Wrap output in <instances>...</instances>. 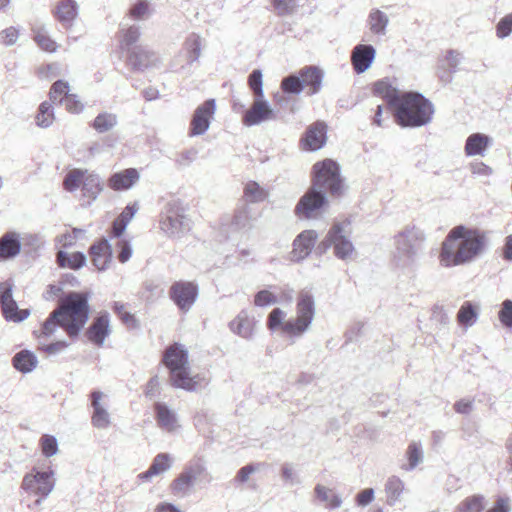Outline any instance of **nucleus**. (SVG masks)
Wrapping results in <instances>:
<instances>
[{"instance_id":"2","label":"nucleus","mask_w":512,"mask_h":512,"mask_svg":"<svg viewBox=\"0 0 512 512\" xmlns=\"http://www.w3.org/2000/svg\"><path fill=\"white\" fill-rule=\"evenodd\" d=\"M487 248L485 231L459 225L452 228L442 242L439 263L445 268L469 264L481 257Z\"/></svg>"},{"instance_id":"56","label":"nucleus","mask_w":512,"mask_h":512,"mask_svg":"<svg viewBox=\"0 0 512 512\" xmlns=\"http://www.w3.org/2000/svg\"><path fill=\"white\" fill-rule=\"evenodd\" d=\"M249 86L257 96V98H263V82L262 72L260 70H254L249 76Z\"/></svg>"},{"instance_id":"20","label":"nucleus","mask_w":512,"mask_h":512,"mask_svg":"<svg viewBox=\"0 0 512 512\" xmlns=\"http://www.w3.org/2000/svg\"><path fill=\"white\" fill-rule=\"evenodd\" d=\"M89 254L92 264L98 271H105L112 263V247L107 239H102L94 243Z\"/></svg>"},{"instance_id":"53","label":"nucleus","mask_w":512,"mask_h":512,"mask_svg":"<svg viewBox=\"0 0 512 512\" xmlns=\"http://www.w3.org/2000/svg\"><path fill=\"white\" fill-rule=\"evenodd\" d=\"M58 326L62 327V316L55 315V310H54L50 314L49 318L43 324L42 335H44V336L53 335Z\"/></svg>"},{"instance_id":"13","label":"nucleus","mask_w":512,"mask_h":512,"mask_svg":"<svg viewBox=\"0 0 512 512\" xmlns=\"http://www.w3.org/2000/svg\"><path fill=\"white\" fill-rule=\"evenodd\" d=\"M170 298L182 312H188L198 297V287L192 282H175L169 291Z\"/></svg>"},{"instance_id":"40","label":"nucleus","mask_w":512,"mask_h":512,"mask_svg":"<svg viewBox=\"0 0 512 512\" xmlns=\"http://www.w3.org/2000/svg\"><path fill=\"white\" fill-rule=\"evenodd\" d=\"M82 189L85 196L91 199H95L102 191V185L99 176L96 174H89L87 172L82 183Z\"/></svg>"},{"instance_id":"15","label":"nucleus","mask_w":512,"mask_h":512,"mask_svg":"<svg viewBox=\"0 0 512 512\" xmlns=\"http://www.w3.org/2000/svg\"><path fill=\"white\" fill-rule=\"evenodd\" d=\"M277 119V112L271 107L268 101L257 98L243 116V124L255 126L263 122Z\"/></svg>"},{"instance_id":"46","label":"nucleus","mask_w":512,"mask_h":512,"mask_svg":"<svg viewBox=\"0 0 512 512\" xmlns=\"http://www.w3.org/2000/svg\"><path fill=\"white\" fill-rule=\"evenodd\" d=\"M34 40L46 52H55L57 50L56 42L50 38L44 28H39L35 32Z\"/></svg>"},{"instance_id":"14","label":"nucleus","mask_w":512,"mask_h":512,"mask_svg":"<svg viewBox=\"0 0 512 512\" xmlns=\"http://www.w3.org/2000/svg\"><path fill=\"white\" fill-rule=\"evenodd\" d=\"M12 283L5 281L0 283V302L2 312L7 320L20 322L28 318L29 310H19L12 296Z\"/></svg>"},{"instance_id":"25","label":"nucleus","mask_w":512,"mask_h":512,"mask_svg":"<svg viewBox=\"0 0 512 512\" xmlns=\"http://www.w3.org/2000/svg\"><path fill=\"white\" fill-rule=\"evenodd\" d=\"M110 334V321L107 313L100 315L95 319L87 331L88 339L96 344L102 346L105 338Z\"/></svg>"},{"instance_id":"55","label":"nucleus","mask_w":512,"mask_h":512,"mask_svg":"<svg viewBox=\"0 0 512 512\" xmlns=\"http://www.w3.org/2000/svg\"><path fill=\"white\" fill-rule=\"evenodd\" d=\"M278 297L269 290H261L254 297V304L259 307L276 304Z\"/></svg>"},{"instance_id":"19","label":"nucleus","mask_w":512,"mask_h":512,"mask_svg":"<svg viewBox=\"0 0 512 512\" xmlns=\"http://www.w3.org/2000/svg\"><path fill=\"white\" fill-rule=\"evenodd\" d=\"M376 56V50L369 44L356 45L351 53V62L354 70L358 73H364L372 65Z\"/></svg>"},{"instance_id":"54","label":"nucleus","mask_w":512,"mask_h":512,"mask_svg":"<svg viewBox=\"0 0 512 512\" xmlns=\"http://www.w3.org/2000/svg\"><path fill=\"white\" fill-rule=\"evenodd\" d=\"M512 33V12L500 19L496 25V35L500 39L508 37Z\"/></svg>"},{"instance_id":"22","label":"nucleus","mask_w":512,"mask_h":512,"mask_svg":"<svg viewBox=\"0 0 512 512\" xmlns=\"http://www.w3.org/2000/svg\"><path fill=\"white\" fill-rule=\"evenodd\" d=\"M140 179V174L135 168H128L113 174L108 180V186L115 191L128 190Z\"/></svg>"},{"instance_id":"41","label":"nucleus","mask_w":512,"mask_h":512,"mask_svg":"<svg viewBox=\"0 0 512 512\" xmlns=\"http://www.w3.org/2000/svg\"><path fill=\"white\" fill-rule=\"evenodd\" d=\"M487 501L483 495L475 494L465 498L459 506L460 512H481Z\"/></svg>"},{"instance_id":"63","label":"nucleus","mask_w":512,"mask_h":512,"mask_svg":"<svg viewBox=\"0 0 512 512\" xmlns=\"http://www.w3.org/2000/svg\"><path fill=\"white\" fill-rule=\"evenodd\" d=\"M140 37V30L136 26H131L123 33L122 44L125 46L133 45Z\"/></svg>"},{"instance_id":"27","label":"nucleus","mask_w":512,"mask_h":512,"mask_svg":"<svg viewBox=\"0 0 512 512\" xmlns=\"http://www.w3.org/2000/svg\"><path fill=\"white\" fill-rule=\"evenodd\" d=\"M303 87L308 88V94L313 95L320 91L323 72L316 66H306L299 71Z\"/></svg>"},{"instance_id":"60","label":"nucleus","mask_w":512,"mask_h":512,"mask_svg":"<svg viewBox=\"0 0 512 512\" xmlns=\"http://www.w3.org/2000/svg\"><path fill=\"white\" fill-rule=\"evenodd\" d=\"M274 7L279 15H291L295 12L296 0H274Z\"/></svg>"},{"instance_id":"10","label":"nucleus","mask_w":512,"mask_h":512,"mask_svg":"<svg viewBox=\"0 0 512 512\" xmlns=\"http://www.w3.org/2000/svg\"><path fill=\"white\" fill-rule=\"evenodd\" d=\"M349 225V223H336L327 234L328 246L332 245L335 255L342 260L351 258L354 253Z\"/></svg>"},{"instance_id":"1","label":"nucleus","mask_w":512,"mask_h":512,"mask_svg":"<svg viewBox=\"0 0 512 512\" xmlns=\"http://www.w3.org/2000/svg\"><path fill=\"white\" fill-rule=\"evenodd\" d=\"M374 91L387 101L398 125L421 127L431 122L434 106L422 94L401 91L387 81L377 82Z\"/></svg>"},{"instance_id":"11","label":"nucleus","mask_w":512,"mask_h":512,"mask_svg":"<svg viewBox=\"0 0 512 512\" xmlns=\"http://www.w3.org/2000/svg\"><path fill=\"white\" fill-rule=\"evenodd\" d=\"M326 202L325 194L312 187L300 198L295 212L301 218L313 219L319 215Z\"/></svg>"},{"instance_id":"7","label":"nucleus","mask_w":512,"mask_h":512,"mask_svg":"<svg viewBox=\"0 0 512 512\" xmlns=\"http://www.w3.org/2000/svg\"><path fill=\"white\" fill-rule=\"evenodd\" d=\"M314 183L318 191L329 192L331 195H340L344 185L340 175L339 165L332 159H325L313 166Z\"/></svg>"},{"instance_id":"44","label":"nucleus","mask_w":512,"mask_h":512,"mask_svg":"<svg viewBox=\"0 0 512 512\" xmlns=\"http://www.w3.org/2000/svg\"><path fill=\"white\" fill-rule=\"evenodd\" d=\"M54 112L51 104L43 102L39 107V112L36 115V124L41 128H48L54 122Z\"/></svg>"},{"instance_id":"30","label":"nucleus","mask_w":512,"mask_h":512,"mask_svg":"<svg viewBox=\"0 0 512 512\" xmlns=\"http://www.w3.org/2000/svg\"><path fill=\"white\" fill-rule=\"evenodd\" d=\"M21 244L16 233H6L0 238V257L3 259L15 257L20 253Z\"/></svg>"},{"instance_id":"9","label":"nucleus","mask_w":512,"mask_h":512,"mask_svg":"<svg viewBox=\"0 0 512 512\" xmlns=\"http://www.w3.org/2000/svg\"><path fill=\"white\" fill-rule=\"evenodd\" d=\"M55 473L51 468L41 471L33 467L22 480V489L30 494L48 496L55 487Z\"/></svg>"},{"instance_id":"17","label":"nucleus","mask_w":512,"mask_h":512,"mask_svg":"<svg viewBox=\"0 0 512 512\" xmlns=\"http://www.w3.org/2000/svg\"><path fill=\"white\" fill-rule=\"evenodd\" d=\"M91 406L93 413L91 423L98 429H106L111 424V416L108 412L107 395L101 391H93L91 393Z\"/></svg>"},{"instance_id":"62","label":"nucleus","mask_w":512,"mask_h":512,"mask_svg":"<svg viewBox=\"0 0 512 512\" xmlns=\"http://www.w3.org/2000/svg\"><path fill=\"white\" fill-rule=\"evenodd\" d=\"M117 247L120 249L118 253V260L121 263H126L130 260L133 254V249L129 241L122 239L117 242Z\"/></svg>"},{"instance_id":"16","label":"nucleus","mask_w":512,"mask_h":512,"mask_svg":"<svg viewBox=\"0 0 512 512\" xmlns=\"http://www.w3.org/2000/svg\"><path fill=\"white\" fill-rule=\"evenodd\" d=\"M216 111L214 99H209L199 105L192 117L190 124V136L203 135L210 127V121Z\"/></svg>"},{"instance_id":"42","label":"nucleus","mask_w":512,"mask_h":512,"mask_svg":"<svg viewBox=\"0 0 512 512\" xmlns=\"http://www.w3.org/2000/svg\"><path fill=\"white\" fill-rule=\"evenodd\" d=\"M202 38L199 35H191L185 42L187 50V60L189 63L197 61L201 55Z\"/></svg>"},{"instance_id":"57","label":"nucleus","mask_w":512,"mask_h":512,"mask_svg":"<svg viewBox=\"0 0 512 512\" xmlns=\"http://www.w3.org/2000/svg\"><path fill=\"white\" fill-rule=\"evenodd\" d=\"M500 322L507 328H512V301L505 300L498 313Z\"/></svg>"},{"instance_id":"48","label":"nucleus","mask_w":512,"mask_h":512,"mask_svg":"<svg viewBox=\"0 0 512 512\" xmlns=\"http://www.w3.org/2000/svg\"><path fill=\"white\" fill-rule=\"evenodd\" d=\"M281 88L284 92L290 94H300L303 90V82L301 81L300 75H290L285 77L281 82Z\"/></svg>"},{"instance_id":"24","label":"nucleus","mask_w":512,"mask_h":512,"mask_svg":"<svg viewBox=\"0 0 512 512\" xmlns=\"http://www.w3.org/2000/svg\"><path fill=\"white\" fill-rule=\"evenodd\" d=\"M129 64L136 70H144L155 66L159 59L157 55L144 47H136L130 53Z\"/></svg>"},{"instance_id":"23","label":"nucleus","mask_w":512,"mask_h":512,"mask_svg":"<svg viewBox=\"0 0 512 512\" xmlns=\"http://www.w3.org/2000/svg\"><path fill=\"white\" fill-rule=\"evenodd\" d=\"M172 457L167 453H160L155 456L147 471L140 473L137 477L142 482H148L153 477L160 476L169 471L172 467Z\"/></svg>"},{"instance_id":"64","label":"nucleus","mask_w":512,"mask_h":512,"mask_svg":"<svg viewBox=\"0 0 512 512\" xmlns=\"http://www.w3.org/2000/svg\"><path fill=\"white\" fill-rule=\"evenodd\" d=\"M61 72L59 64L52 63L39 69L38 73L41 78L49 79L58 76Z\"/></svg>"},{"instance_id":"52","label":"nucleus","mask_w":512,"mask_h":512,"mask_svg":"<svg viewBox=\"0 0 512 512\" xmlns=\"http://www.w3.org/2000/svg\"><path fill=\"white\" fill-rule=\"evenodd\" d=\"M60 104L64 105L66 110L70 113H80L83 111V104L78 99L76 94H68L66 97L60 99Z\"/></svg>"},{"instance_id":"4","label":"nucleus","mask_w":512,"mask_h":512,"mask_svg":"<svg viewBox=\"0 0 512 512\" xmlns=\"http://www.w3.org/2000/svg\"><path fill=\"white\" fill-rule=\"evenodd\" d=\"M55 315L62 316V327L69 336L76 337L89 318V305L86 294L71 292L62 300Z\"/></svg>"},{"instance_id":"6","label":"nucleus","mask_w":512,"mask_h":512,"mask_svg":"<svg viewBox=\"0 0 512 512\" xmlns=\"http://www.w3.org/2000/svg\"><path fill=\"white\" fill-rule=\"evenodd\" d=\"M425 240L424 232L415 227H406L395 236L393 261L401 269L412 267L418 251Z\"/></svg>"},{"instance_id":"8","label":"nucleus","mask_w":512,"mask_h":512,"mask_svg":"<svg viewBox=\"0 0 512 512\" xmlns=\"http://www.w3.org/2000/svg\"><path fill=\"white\" fill-rule=\"evenodd\" d=\"M160 229L171 238H179L190 229L185 209L177 201L168 202L160 219Z\"/></svg>"},{"instance_id":"31","label":"nucleus","mask_w":512,"mask_h":512,"mask_svg":"<svg viewBox=\"0 0 512 512\" xmlns=\"http://www.w3.org/2000/svg\"><path fill=\"white\" fill-rule=\"evenodd\" d=\"M57 262L62 268L78 270L86 265L87 258L81 252L66 253L59 251L57 253Z\"/></svg>"},{"instance_id":"50","label":"nucleus","mask_w":512,"mask_h":512,"mask_svg":"<svg viewBox=\"0 0 512 512\" xmlns=\"http://www.w3.org/2000/svg\"><path fill=\"white\" fill-rule=\"evenodd\" d=\"M42 453L45 457H52L58 453V442L54 436L43 435L40 439Z\"/></svg>"},{"instance_id":"59","label":"nucleus","mask_w":512,"mask_h":512,"mask_svg":"<svg viewBox=\"0 0 512 512\" xmlns=\"http://www.w3.org/2000/svg\"><path fill=\"white\" fill-rule=\"evenodd\" d=\"M375 499V492L373 488H366L362 491H360L355 496V502L357 507L359 508H365L370 503H372Z\"/></svg>"},{"instance_id":"36","label":"nucleus","mask_w":512,"mask_h":512,"mask_svg":"<svg viewBox=\"0 0 512 512\" xmlns=\"http://www.w3.org/2000/svg\"><path fill=\"white\" fill-rule=\"evenodd\" d=\"M404 491V482L397 476H390L385 482L387 502L393 504L400 499Z\"/></svg>"},{"instance_id":"35","label":"nucleus","mask_w":512,"mask_h":512,"mask_svg":"<svg viewBox=\"0 0 512 512\" xmlns=\"http://www.w3.org/2000/svg\"><path fill=\"white\" fill-rule=\"evenodd\" d=\"M13 364L18 371L29 373L36 368L38 360L32 352L23 350L14 356Z\"/></svg>"},{"instance_id":"47","label":"nucleus","mask_w":512,"mask_h":512,"mask_svg":"<svg viewBox=\"0 0 512 512\" xmlns=\"http://www.w3.org/2000/svg\"><path fill=\"white\" fill-rule=\"evenodd\" d=\"M251 220H252L251 209L248 206H242L241 208L236 210V212L233 216L232 224L237 229H243V228L250 227Z\"/></svg>"},{"instance_id":"18","label":"nucleus","mask_w":512,"mask_h":512,"mask_svg":"<svg viewBox=\"0 0 512 512\" xmlns=\"http://www.w3.org/2000/svg\"><path fill=\"white\" fill-rule=\"evenodd\" d=\"M318 235L314 230H305L301 232L293 241V248L290 252L292 261L299 262L304 260L311 253Z\"/></svg>"},{"instance_id":"32","label":"nucleus","mask_w":512,"mask_h":512,"mask_svg":"<svg viewBox=\"0 0 512 512\" xmlns=\"http://www.w3.org/2000/svg\"><path fill=\"white\" fill-rule=\"evenodd\" d=\"M407 464L401 466V469L405 471L414 470L420 463L423 462L424 452L420 442L412 441L405 452Z\"/></svg>"},{"instance_id":"61","label":"nucleus","mask_w":512,"mask_h":512,"mask_svg":"<svg viewBox=\"0 0 512 512\" xmlns=\"http://www.w3.org/2000/svg\"><path fill=\"white\" fill-rule=\"evenodd\" d=\"M260 468L261 464L259 463L246 465L238 471L235 480L239 483H245L249 480L250 476L259 471Z\"/></svg>"},{"instance_id":"12","label":"nucleus","mask_w":512,"mask_h":512,"mask_svg":"<svg viewBox=\"0 0 512 512\" xmlns=\"http://www.w3.org/2000/svg\"><path fill=\"white\" fill-rule=\"evenodd\" d=\"M205 468L202 464L196 463L191 467L186 468L176 479L171 483L172 493L177 496H186L193 491L194 486L204 475Z\"/></svg>"},{"instance_id":"39","label":"nucleus","mask_w":512,"mask_h":512,"mask_svg":"<svg viewBox=\"0 0 512 512\" xmlns=\"http://www.w3.org/2000/svg\"><path fill=\"white\" fill-rule=\"evenodd\" d=\"M268 190L255 181H249L244 188V196L249 202L258 203L266 200Z\"/></svg>"},{"instance_id":"38","label":"nucleus","mask_w":512,"mask_h":512,"mask_svg":"<svg viewBox=\"0 0 512 512\" xmlns=\"http://www.w3.org/2000/svg\"><path fill=\"white\" fill-rule=\"evenodd\" d=\"M56 14L60 22L70 24L77 16V3L73 0L60 1Z\"/></svg>"},{"instance_id":"45","label":"nucleus","mask_w":512,"mask_h":512,"mask_svg":"<svg viewBox=\"0 0 512 512\" xmlns=\"http://www.w3.org/2000/svg\"><path fill=\"white\" fill-rule=\"evenodd\" d=\"M117 124V116L112 113L99 114L93 123V127L100 133L111 130Z\"/></svg>"},{"instance_id":"37","label":"nucleus","mask_w":512,"mask_h":512,"mask_svg":"<svg viewBox=\"0 0 512 512\" xmlns=\"http://www.w3.org/2000/svg\"><path fill=\"white\" fill-rule=\"evenodd\" d=\"M388 23V16L382 11L376 9L370 12L368 17V24L372 33L384 35L386 33V27Z\"/></svg>"},{"instance_id":"28","label":"nucleus","mask_w":512,"mask_h":512,"mask_svg":"<svg viewBox=\"0 0 512 512\" xmlns=\"http://www.w3.org/2000/svg\"><path fill=\"white\" fill-rule=\"evenodd\" d=\"M233 333L238 336L249 339L253 335L255 320L251 318L247 311H241L229 324Z\"/></svg>"},{"instance_id":"51","label":"nucleus","mask_w":512,"mask_h":512,"mask_svg":"<svg viewBox=\"0 0 512 512\" xmlns=\"http://www.w3.org/2000/svg\"><path fill=\"white\" fill-rule=\"evenodd\" d=\"M69 88L70 87L68 82L62 80L56 81L50 89V100H52L53 102H60L61 98H64L66 97V95L69 94Z\"/></svg>"},{"instance_id":"21","label":"nucleus","mask_w":512,"mask_h":512,"mask_svg":"<svg viewBox=\"0 0 512 512\" xmlns=\"http://www.w3.org/2000/svg\"><path fill=\"white\" fill-rule=\"evenodd\" d=\"M326 140V125L323 122H316L307 128L302 143L306 150L316 151L325 145Z\"/></svg>"},{"instance_id":"33","label":"nucleus","mask_w":512,"mask_h":512,"mask_svg":"<svg viewBox=\"0 0 512 512\" xmlns=\"http://www.w3.org/2000/svg\"><path fill=\"white\" fill-rule=\"evenodd\" d=\"M479 310V305L473 304L470 301L464 302L457 313V320L459 324L465 327L473 326L478 319Z\"/></svg>"},{"instance_id":"26","label":"nucleus","mask_w":512,"mask_h":512,"mask_svg":"<svg viewBox=\"0 0 512 512\" xmlns=\"http://www.w3.org/2000/svg\"><path fill=\"white\" fill-rule=\"evenodd\" d=\"M156 419L159 427L167 432H175L179 427V420L174 410L164 403L155 404Z\"/></svg>"},{"instance_id":"58","label":"nucleus","mask_w":512,"mask_h":512,"mask_svg":"<svg viewBox=\"0 0 512 512\" xmlns=\"http://www.w3.org/2000/svg\"><path fill=\"white\" fill-rule=\"evenodd\" d=\"M19 38V30L15 27H8L0 32V43L5 46L14 45Z\"/></svg>"},{"instance_id":"29","label":"nucleus","mask_w":512,"mask_h":512,"mask_svg":"<svg viewBox=\"0 0 512 512\" xmlns=\"http://www.w3.org/2000/svg\"><path fill=\"white\" fill-rule=\"evenodd\" d=\"M490 144L491 138L489 136L481 133H474L466 140L465 153L468 156H482Z\"/></svg>"},{"instance_id":"34","label":"nucleus","mask_w":512,"mask_h":512,"mask_svg":"<svg viewBox=\"0 0 512 512\" xmlns=\"http://www.w3.org/2000/svg\"><path fill=\"white\" fill-rule=\"evenodd\" d=\"M314 491L317 499L326 503L327 508L338 509L341 507L342 499L333 489L317 484Z\"/></svg>"},{"instance_id":"49","label":"nucleus","mask_w":512,"mask_h":512,"mask_svg":"<svg viewBox=\"0 0 512 512\" xmlns=\"http://www.w3.org/2000/svg\"><path fill=\"white\" fill-rule=\"evenodd\" d=\"M130 16L136 20H143L151 14L148 0H138L130 9Z\"/></svg>"},{"instance_id":"5","label":"nucleus","mask_w":512,"mask_h":512,"mask_svg":"<svg viewBox=\"0 0 512 512\" xmlns=\"http://www.w3.org/2000/svg\"><path fill=\"white\" fill-rule=\"evenodd\" d=\"M164 364L170 370L171 383L176 388L195 390L198 377H192L189 369L188 350L179 343L168 347L164 354Z\"/></svg>"},{"instance_id":"3","label":"nucleus","mask_w":512,"mask_h":512,"mask_svg":"<svg viewBox=\"0 0 512 512\" xmlns=\"http://www.w3.org/2000/svg\"><path fill=\"white\" fill-rule=\"evenodd\" d=\"M316 316V300L312 289L304 288L297 296L296 315L286 319L287 313L281 308H274L268 315L267 327L279 333L291 343L301 338L312 326Z\"/></svg>"},{"instance_id":"43","label":"nucleus","mask_w":512,"mask_h":512,"mask_svg":"<svg viewBox=\"0 0 512 512\" xmlns=\"http://www.w3.org/2000/svg\"><path fill=\"white\" fill-rule=\"evenodd\" d=\"M86 174V170L73 169L69 171L63 182L64 188L69 192L76 191L82 185Z\"/></svg>"}]
</instances>
